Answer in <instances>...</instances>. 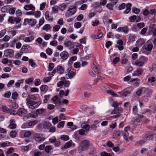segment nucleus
Masks as SVG:
<instances>
[{
  "instance_id": "nucleus-1",
  "label": "nucleus",
  "mask_w": 156,
  "mask_h": 156,
  "mask_svg": "<svg viewBox=\"0 0 156 156\" xmlns=\"http://www.w3.org/2000/svg\"><path fill=\"white\" fill-rule=\"evenodd\" d=\"M90 146L89 141L85 140L82 142L78 147V151L80 153L82 151L87 150Z\"/></svg>"
},
{
  "instance_id": "nucleus-2",
  "label": "nucleus",
  "mask_w": 156,
  "mask_h": 156,
  "mask_svg": "<svg viewBox=\"0 0 156 156\" xmlns=\"http://www.w3.org/2000/svg\"><path fill=\"white\" fill-rule=\"evenodd\" d=\"M76 11L77 9L76 6H71L65 13L66 17H68L69 16L73 15L76 12Z\"/></svg>"
},
{
  "instance_id": "nucleus-3",
  "label": "nucleus",
  "mask_w": 156,
  "mask_h": 156,
  "mask_svg": "<svg viewBox=\"0 0 156 156\" xmlns=\"http://www.w3.org/2000/svg\"><path fill=\"white\" fill-rule=\"evenodd\" d=\"M33 138L36 142L39 143L44 141L45 140L44 135L42 133H36L34 134L33 136Z\"/></svg>"
},
{
  "instance_id": "nucleus-4",
  "label": "nucleus",
  "mask_w": 156,
  "mask_h": 156,
  "mask_svg": "<svg viewBox=\"0 0 156 156\" xmlns=\"http://www.w3.org/2000/svg\"><path fill=\"white\" fill-rule=\"evenodd\" d=\"M36 23V20L35 19L27 18L24 20L23 24L24 25H27L29 24L31 26L35 25Z\"/></svg>"
},
{
  "instance_id": "nucleus-5",
  "label": "nucleus",
  "mask_w": 156,
  "mask_h": 156,
  "mask_svg": "<svg viewBox=\"0 0 156 156\" xmlns=\"http://www.w3.org/2000/svg\"><path fill=\"white\" fill-rule=\"evenodd\" d=\"M14 51L13 50L7 49L4 51V55L6 57L8 58H11L14 55Z\"/></svg>"
},
{
  "instance_id": "nucleus-6",
  "label": "nucleus",
  "mask_w": 156,
  "mask_h": 156,
  "mask_svg": "<svg viewBox=\"0 0 156 156\" xmlns=\"http://www.w3.org/2000/svg\"><path fill=\"white\" fill-rule=\"evenodd\" d=\"M76 43L72 42L69 41L66 42H65L64 44L66 47H67L68 48L71 49L74 47Z\"/></svg>"
},
{
  "instance_id": "nucleus-7",
  "label": "nucleus",
  "mask_w": 156,
  "mask_h": 156,
  "mask_svg": "<svg viewBox=\"0 0 156 156\" xmlns=\"http://www.w3.org/2000/svg\"><path fill=\"white\" fill-rule=\"evenodd\" d=\"M27 110L23 108H20L18 109L17 112L16 114L21 116L27 114Z\"/></svg>"
},
{
  "instance_id": "nucleus-8",
  "label": "nucleus",
  "mask_w": 156,
  "mask_h": 156,
  "mask_svg": "<svg viewBox=\"0 0 156 156\" xmlns=\"http://www.w3.org/2000/svg\"><path fill=\"white\" fill-rule=\"evenodd\" d=\"M143 69L142 68H137L134 71L133 75L134 76H140L142 75L143 73Z\"/></svg>"
},
{
  "instance_id": "nucleus-9",
  "label": "nucleus",
  "mask_w": 156,
  "mask_h": 156,
  "mask_svg": "<svg viewBox=\"0 0 156 156\" xmlns=\"http://www.w3.org/2000/svg\"><path fill=\"white\" fill-rule=\"evenodd\" d=\"M10 124L9 126V127L11 129H15L16 127V121L15 119H12L10 120Z\"/></svg>"
},
{
  "instance_id": "nucleus-10",
  "label": "nucleus",
  "mask_w": 156,
  "mask_h": 156,
  "mask_svg": "<svg viewBox=\"0 0 156 156\" xmlns=\"http://www.w3.org/2000/svg\"><path fill=\"white\" fill-rule=\"evenodd\" d=\"M60 56L63 60H65L68 58L69 55L67 51H63L60 54Z\"/></svg>"
},
{
  "instance_id": "nucleus-11",
  "label": "nucleus",
  "mask_w": 156,
  "mask_h": 156,
  "mask_svg": "<svg viewBox=\"0 0 156 156\" xmlns=\"http://www.w3.org/2000/svg\"><path fill=\"white\" fill-rule=\"evenodd\" d=\"M153 45L151 44H147L144 45L142 47V49L148 51H151L153 48Z\"/></svg>"
},
{
  "instance_id": "nucleus-12",
  "label": "nucleus",
  "mask_w": 156,
  "mask_h": 156,
  "mask_svg": "<svg viewBox=\"0 0 156 156\" xmlns=\"http://www.w3.org/2000/svg\"><path fill=\"white\" fill-rule=\"evenodd\" d=\"M48 87L46 85H42L40 87L41 93L42 94L45 93L48 91Z\"/></svg>"
},
{
  "instance_id": "nucleus-13",
  "label": "nucleus",
  "mask_w": 156,
  "mask_h": 156,
  "mask_svg": "<svg viewBox=\"0 0 156 156\" xmlns=\"http://www.w3.org/2000/svg\"><path fill=\"white\" fill-rule=\"evenodd\" d=\"M24 9L26 10H30L32 11H34L35 10V8L33 6L32 4H30L25 5L24 7Z\"/></svg>"
},
{
  "instance_id": "nucleus-14",
  "label": "nucleus",
  "mask_w": 156,
  "mask_h": 156,
  "mask_svg": "<svg viewBox=\"0 0 156 156\" xmlns=\"http://www.w3.org/2000/svg\"><path fill=\"white\" fill-rule=\"evenodd\" d=\"M56 70L58 73L61 74L64 73L65 71V69L61 66H58Z\"/></svg>"
},
{
  "instance_id": "nucleus-15",
  "label": "nucleus",
  "mask_w": 156,
  "mask_h": 156,
  "mask_svg": "<svg viewBox=\"0 0 156 156\" xmlns=\"http://www.w3.org/2000/svg\"><path fill=\"white\" fill-rule=\"evenodd\" d=\"M72 141L70 140L69 141L66 143L64 145L63 147H61V149L62 150H63L64 149H67V148L69 147L72 145Z\"/></svg>"
},
{
  "instance_id": "nucleus-16",
  "label": "nucleus",
  "mask_w": 156,
  "mask_h": 156,
  "mask_svg": "<svg viewBox=\"0 0 156 156\" xmlns=\"http://www.w3.org/2000/svg\"><path fill=\"white\" fill-rule=\"evenodd\" d=\"M41 104L40 101H38L34 105H30L29 106V108H30L34 109L37 108Z\"/></svg>"
},
{
  "instance_id": "nucleus-17",
  "label": "nucleus",
  "mask_w": 156,
  "mask_h": 156,
  "mask_svg": "<svg viewBox=\"0 0 156 156\" xmlns=\"http://www.w3.org/2000/svg\"><path fill=\"white\" fill-rule=\"evenodd\" d=\"M136 37V36L134 35L129 34L128 37V41L130 42H133L135 41Z\"/></svg>"
},
{
  "instance_id": "nucleus-18",
  "label": "nucleus",
  "mask_w": 156,
  "mask_h": 156,
  "mask_svg": "<svg viewBox=\"0 0 156 156\" xmlns=\"http://www.w3.org/2000/svg\"><path fill=\"white\" fill-rule=\"evenodd\" d=\"M28 123L30 128H32L37 123L38 121L35 120H32L29 122Z\"/></svg>"
},
{
  "instance_id": "nucleus-19",
  "label": "nucleus",
  "mask_w": 156,
  "mask_h": 156,
  "mask_svg": "<svg viewBox=\"0 0 156 156\" xmlns=\"http://www.w3.org/2000/svg\"><path fill=\"white\" fill-rule=\"evenodd\" d=\"M135 64L136 66L139 67L142 66L144 65V62H141L139 59L136 61Z\"/></svg>"
},
{
  "instance_id": "nucleus-20",
  "label": "nucleus",
  "mask_w": 156,
  "mask_h": 156,
  "mask_svg": "<svg viewBox=\"0 0 156 156\" xmlns=\"http://www.w3.org/2000/svg\"><path fill=\"white\" fill-rule=\"evenodd\" d=\"M136 42L138 46H141L144 44L145 41L143 39H140L138 40Z\"/></svg>"
},
{
  "instance_id": "nucleus-21",
  "label": "nucleus",
  "mask_w": 156,
  "mask_h": 156,
  "mask_svg": "<svg viewBox=\"0 0 156 156\" xmlns=\"http://www.w3.org/2000/svg\"><path fill=\"white\" fill-rule=\"evenodd\" d=\"M123 132L122 131H116L113 134V136L115 138H118L120 136L121 134H122Z\"/></svg>"
},
{
  "instance_id": "nucleus-22",
  "label": "nucleus",
  "mask_w": 156,
  "mask_h": 156,
  "mask_svg": "<svg viewBox=\"0 0 156 156\" xmlns=\"http://www.w3.org/2000/svg\"><path fill=\"white\" fill-rule=\"evenodd\" d=\"M29 62L30 63V65L33 68H34L37 66L36 63L34 62V60L33 59H30L29 60Z\"/></svg>"
},
{
  "instance_id": "nucleus-23",
  "label": "nucleus",
  "mask_w": 156,
  "mask_h": 156,
  "mask_svg": "<svg viewBox=\"0 0 156 156\" xmlns=\"http://www.w3.org/2000/svg\"><path fill=\"white\" fill-rule=\"evenodd\" d=\"M123 134L124 139L126 141H128V133L127 131L122 133Z\"/></svg>"
},
{
  "instance_id": "nucleus-24",
  "label": "nucleus",
  "mask_w": 156,
  "mask_h": 156,
  "mask_svg": "<svg viewBox=\"0 0 156 156\" xmlns=\"http://www.w3.org/2000/svg\"><path fill=\"white\" fill-rule=\"evenodd\" d=\"M66 7V5L64 3L60 5L58 7V9L62 11H63Z\"/></svg>"
},
{
  "instance_id": "nucleus-25",
  "label": "nucleus",
  "mask_w": 156,
  "mask_h": 156,
  "mask_svg": "<svg viewBox=\"0 0 156 156\" xmlns=\"http://www.w3.org/2000/svg\"><path fill=\"white\" fill-rule=\"evenodd\" d=\"M45 19L48 20V21H51L53 20V18H51L50 19H49L50 16H49V12L48 11H46L45 13Z\"/></svg>"
},
{
  "instance_id": "nucleus-26",
  "label": "nucleus",
  "mask_w": 156,
  "mask_h": 156,
  "mask_svg": "<svg viewBox=\"0 0 156 156\" xmlns=\"http://www.w3.org/2000/svg\"><path fill=\"white\" fill-rule=\"evenodd\" d=\"M2 111L5 112L9 113L10 112V109L5 106H4L2 107Z\"/></svg>"
},
{
  "instance_id": "nucleus-27",
  "label": "nucleus",
  "mask_w": 156,
  "mask_h": 156,
  "mask_svg": "<svg viewBox=\"0 0 156 156\" xmlns=\"http://www.w3.org/2000/svg\"><path fill=\"white\" fill-rule=\"evenodd\" d=\"M122 31L125 33L127 34L129 31L128 27L127 26L122 27Z\"/></svg>"
},
{
  "instance_id": "nucleus-28",
  "label": "nucleus",
  "mask_w": 156,
  "mask_h": 156,
  "mask_svg": "<svg viewBox=\"0 0 156 156\" xmlns=\"http://www.w3.org/2000/svg\"><path fill=\"white\" fill-rule=\"evenodd\" d=\"M51 125V123L49 122H45L44 124V128L45 129L50 128Z\"/></svg>"
},
{
  "instance_id": "nucleus-29",
  "label": "nucleus",
  "mask_w": 156,
  "mask_h": 156,
  "mask_svg": "<svg viewBox=\"0 0 156 156\" xmlns=\"http://www.w3.org/2000/svg\"><path fill=\"white\" fill-rule=\"evenodd\" d=\"M107 92L109 94L112 95L114 97H117L118 95L114 93L113 91L111 90H107Z\"/></svg>"
},
{
  "instance_id": "nucleus-30",
  "label": "nucleus",
  "mask_w": 156,
  "mask_h": 156,
  "mask_svg": "<svg viewBox=\"0 0 156 156\" xmlns=\"http://www.w3.org/2000/svg\"><path fill=\"white\" fill-rule=\"evenodd\" d=\"M52 149V148L51 146L50 145H48L46 146L45 148V151L48 153L50 152L51 151Z\"/></svg>"
},
{
  "instance_id": "nucleus-31",
  "label": "nucleus",
  "mask_w": 156,
  "mask_h": 156,
  "mask_svg": "<svg viewBox=\"0 0 156 156\" xmlns=\"http://www.w3.org/2000/svg\"><path fill=\"white\" fill-rule=\"evenodd\" d=\"M60 138L62 140L64 141L67 140L69 139V136L66 135H63L61 136Z\"/></svg>"
},
{
  "instance_id": "nucleus-32",
  "label": "nucleus",
  "mask_w": 156,
  "mask_h": 156,
  "mask_svg": "<svg viewBox=\"0 0 156 156\" xmlns=\"http://www.w3.org/2000/svg\"><path fill=\"white\" fill-rule=\"evenodd\" d=\"M139 60H140L141 62H147L148 59L147 58L144 56H141L139 58Z\"/></svg>"
},
{
  "instance_id": "nucleus-33",
  "label": "nucleus",
  "mask_w": 156,
  "mask_h": 156,
  "mask_svg": "<svg viewBox=\"0 0 156 156\" xmlns=\"http://www.w3.org/2000/svg\"><path fill=\"white\" fill-rule=\"evenodd\" d=\"M76 73L73 71H70L68 73V76L70 79L73 78L75 76Z\"/></svg>"
},
{
  "instance_id": "nucleus-34",
  "label": "nucleus",
  "mask_w": 156,
  "mask_h": 156,
  "mask_svg": "<svg viewBox=\"0 0 156 156\" xmlns=\"http://www.w3.org/2000/svg\"><path fill=\"white\" fill-rule=\"evenodd\" d=\"M156 80V78L153 76L149 77L147 80V82L148 83H152L155 82Z\"/></svg>"
},
{
  "instance_id": "nucleus-35",
  "label": "nucleus",
  "mask_w": 156,
  "mask_h": 156,
  "mask_svg": "<svg viewBox=\"0 0 156 156\" xmlns=\"http://www.w3.org/2000/svg\"><path fill=\"white\" fill-rule=\"evenodd\" d=\"M10 135L11 138H15L16 136L17 133L15 131H12L10 132Z\"/></svg>"
},
{
  "instance_id": "nucleus-36",
  "label": "nucleus",
  "mask_w": 156,
  "mask_h": 156,
  "mask_svg": "<svg viewBox=\"0 0 156 156\" xmlns=\"http://www.w3.org/2000/svg\"><path fill=\"white\" fill-rule=\"evenodd\" d=\"M8 21L11 23L13 24L15 22V17L12 16L9 17L8 20Z\"/></svg>"
},
{
  "instance_id": "nucleus-37",
  "label": "nucleus",
  "mask_w": 156,
  "mask_h": 156,
  "mask_svg": "<svg viewBox=\"0 0 156 156\" xmlns=\"http://www.w3.org/2000/svg\"><path fill=\"white\" fill-rule=\"evenodd\" d=\"M82 128L85 129L86 130L88 131L90 128V126L84 123L81 125Z\"/></svg>"
},
{
  "instance_id": "nucleus-38",
  "label": "nucleus",
  "mask_w": 156,
  "mask_h": 156,
  "mask_svg": "<svg viewBox=\"0 0 156 156\" xmlns=\"http://www.w3.org/2000/svg\"><path fill=\"white\" fill-rule=\"evenodd\" d=\"M145 26V24L144 22L138 23L137 24V27L139 29L143 28Z\"/></svg>"
},
{
  "instance_id": "nucleus-39",
  "label": "nucleus",
  "mask_w": 156,
  "mask_h": 156,
  "mask_svg": "<svg viewBox=\"0 0 156 156\" xmlns=\"http://www.w3.org/2000/svg\"><path fill=\"white\" fill-rule=\"evenodd\" d=\"M119 108V107L115 108L113 111L111 112L112 114H114L118 113V114H119V110L118 109V108Z\"/></svg>"
},
{
  "instance_id": "nucleus-40",
  "label": "nucleus",
  "mask_w": 156,
  "mask_h": 156,
  "mask_svg": "<svg viewBox=\"0 0 156 156\" xmlns=\"http://www.w3.org/2000/svg\"><path fill=\"white\" fill-rule=\"evenodd\" d=\"M50 94L45 95L44 96V103H47L48 101L50 99Z\"/></svg>"
},
{
  "instance_id": "nucleus-41",
  "label": "nucleus",
  "mask_w": 156,
  "mask_h": 156,
  "mask_svg": "<svg viewBox=\"0 0 156 156\" xmlns=\"http://www.w3.org/2000/svg\"><path fill=\"white\" fill-rule=\"evenodd\" d=\"M147 29L146 27H144L143 28L140 32V35H144L146 33V32L147 30Z\"/></svg>"
},
{
  "instance_id": "nucleus-42",
  "label": "nucleus",
  "mask_w": 156,
  "mask_h": 156,
  "mask_svg": "<svg viewBox=\"0 0 156 156\" xmlns=\"http://www.w3.org/2000/svg\"><path fill=\"white\" fill-rule=\"evenodd\" d=\"M129 19L130 21L131 22H133L135 21L136 20V16L133 15L129 17Z\"/></svg>"
},
{
  "instance_id": "nucleus-43",
  "label": "nucleus",
  "mask_w": 156,
  "mask_h": 156,
  "mask_svg": "<svg viewBox=\"0 0 156 156\" xmlns=\"http://www.w3.org/2000/svg\"><path fill=\"white\" fill-rule=\"evenodd\" d=\"M122 96L124 97H126L127 94L130 93V91L129 90H126L124 92H122L120 93Z\"/></svg>"
},
{
  "instance_id": "nucleus-44",
  "label": "nucleus",
  "mask_w": 156,
  "mask_h": 156,
  "mask_svg": "<svg viewBox=\"0 0 156 156\" xmlns=\"http://www.w3.org/2000/svg\"><path fill=\"white\" fill-rule=\"evenodd\" d=\"M9 6L6 5L5 6L3 7L2 8L1 10L2 12H5L8 11V9Z\"/></svg>"
},
{
  "instance_id": "nucleus-45",
  "label": "nucleus",
  "mask_w": 156,
  "mask_h": 156,
  "mask_svg": "<svg viewBox=\"0 0 156 156\" xmlns=\"http://www.w3.org/2000/svg\"><path fill=\"white\" fill-rule=\"evenodd\" d=\"M16 8H10L9 10V13L11 14H14L16 11Z\"/></svg>"
},
{
  "instance_id": "nucleus-46",
  "label": "nucleus",
  "mask_w": 156,
  "mask_h": 156,
  "mask_svg": "<svg viewBox=\"0 0 156 156\" xmlns=\"http://www.w3.org/2000/svg\"><path fill=\"white\" fill-rule=\"evenodd\" d=\"M50 25L49 24H47L44 26L43 29L44 30L47 31L50 29Z\"/></svg>"
},
{
  "instance_id": "nucleus-47",
  "label": "nucleus",
  "mask_w": 156,
  "mask_h": 156,
  "mask_svg": "<svg viewBox=\"0 0 156 156\" xmlns=\"http://www.w3.org/2000/svg\"><path fill=\"white\" fill-rule=\"evenodd\" d=\"M65 122L64 121H62L59 122L57 125V127L58 128H60L61 127H63L64 126Z\"/></svg>"
},
{
  "instance_id": "nucleus-48",
  "label": "nucleus",
  "mask_w": 156,
  "mask_h": 156,
  "mask_svg": "<svg viewBox=\"0 0 156 156\" xmlns=\"http://www.w3.org/2000/svg\"><path fill=\"white\" fill-rule=\"evenodd\" d=\"M140 9L136 8H133L132 9V11L136 14H138L140 12Z\"/></svg>"
},
{
  "instance_id": "nucleus-49",
  "label": "nucleus",
  "mask_w": 156,
  "mask_h": 156,
  "mask_svg": "<svg viewBox=\"0 0 156 156\" xmlns=\"http://www.w3.org/2000/svg\"><path fill=\"white\" fill-rule=\"evenodd\" d=\"M87 7V5L86 4H83L81 7L79 8V10H85L86 9Z\"/></svg>"
},
{
  "instance_id": "nucleus-50",
  "label": "nucleus",
  "mask_w": 156,
  "mask_h": 156,
  "mask_svg": "<svg viewBox=\"0 0 156 156\" xmlns=\"http://www.w3.org/2000/svg\"><path fill=\"white\" fill-rule=\"evenodd\" d=\"M34 78H28V79L26 80L25 82L27 84H29L31 83L33 81Z\"/></svg>"
},
{
  "instance_id": "nucleus-51",
  "label": "nucleus",
  "mask_w": 156,
  "mask_h": 156,
  "mask_svg": "<svg viewBox=\"0 0 156 156\" xmlns=\"http://www.w3.org/2000/svg\"><path fill=\"white\" fill-rule=\"evenodd\" d=\"M81 26V23L79 22L75 23L74 24V27L76 28L77 29L80 28Z\"/></svg>"
},
{
  "instance_id": "nucleus-52",
  "label": "nucleus",
  "mask_w": 156,
  "mask_h": 156,
  "mask_svg": "<svg viewBox=\"0 0 156 156\" xmlns=\"http://www.w3.org/2000/svg\"><path fill=\"white\" fill-rule=\"evenodd\" d=\"M41 12L40 11H37L36 12H35L34 15L35 17L36 18H39L40 17Z\"/></svg>"
},
{
  "instance_id": "nucleus-53",
  "label": "nucleus",
  "mask_w": 156,
  "mask_h": 156,
  "mask_svg": "<svg viewBox=\"0 0 156 156\" xmlns=\"http://www.w3.org/2000/svg\"><path fill=\"white\" fill-rule=\"evenodd\" d=\"M18 96V94L17 93L15 92L12 94V97L13 99L15 100L16 99Z\"/></svg>"
},
{
  "instance_id": "nucleus-54",
  "label": "nucleus",
  "mask_w": 156,
  "mask_h": 156,
  "mask_svg": "<svg viewBox=\"0 0 156 156\" xmlns=\"http://www.w3.org/2000/svg\"><path fill=\"white\" fill-rule=\"evenodd\" d=\"M102 36L103 33L102 32L100 33L97 35H94V38H95L96 39H99L101 38Z\"/></svg>"
},
{
  "instance_id": "nucleus-55",
  "label": "nucleus",
  "mask_w": 156,
  "mask_h": 156,
  "mask_svg": "<svg viewBox=\"0 0 156 156\" xmlns=\"http://www.w3.org/2000/svg\"><path fill=\"white\" fill-rule=\"evenodd\" d=\"M74 67L75 68H79L80 67V63L78 62H75L74 64Z\"/></svg>"
},
{
  "instance_id": "nucleus-56",
  "label": "nucleus",
  "mask_w": 156,
  "mask_h": 156,
  "mask_svg": "<svg viewBox=\"0 0 156 156\" xmlns=\"http://www.w3.org/2000/svg\"><path fill=\"white\" fill-rule=\"evenodd\" d=\"M101 156H112L110 153H108L105 152H102L101 153Z\"/></svg>"
},
{
  "instance_id": "nucleus-57",
  "label": "nucleus",
  "mask_w": 156,
  "mask_h": 156,
  "mask_svg": "<svg viewBox=\"0 0 156 156\" xmlns=\"http://www.w3.org/2000/svg\"><path fill=\"white\" fill-rule=\"evenodd\" d=\"M31 134V133L30 131H27L24 134V136L25 137H29Z\"/></svg>"
},
{
  "instance_id": "nucleus-58",
  "label": "nucleus",
  "mask_w": 156,
  "mask_h": 156,
  "mask_svg": "<svg viewBox=\"0 0 156 156\" xmlns=\"http://www.w3.org/2000/svg\"><path fill=\"white\" fill-rule=\"evenodd\" d=\"M11 95V93L10 91H7L4 94V96L7 98H9L10 97Z\"/></svg>"
},
{
  "instance_id": "nucleus-59",
  "label": "nucleus",
  "mask_w": 156,
  "mask_h": 156,
  "mask_svg": "<svg viewBox=\"0 0 156 156\" xmlns=\"http://www.w3.org/2000/svg\"><path fill=\"white\" fill-rule=\"evenodd\" d=\"M23 128H30L28 122H26L23 123L22 126Z\"/></svg>"
},
{
  "instance_id": "nucleus-60",
  "label": "nucleus",
  "mask_w": 156,
  "mask_h": 156,
  "mask_svg": "<svg viewBox=\"0 0 156 156\" xmlns=\"http://www.w3.org/2000/svg\"><path fill=\"white\" fill-rule=\"evenodd\" d=\"M58 122V118L57 116L55 117L52 119V122L54 125H55Z\"/></svg>"
},
{
  "instance_id": "nucleus-61",
  "label": "nucleus",
  "mask_w": 156,
  "mask_h": 156,
  "mask_svg": "<svg viewBox=\"0 0 156 156\" xmlns=\"http://www.w3.org/2000/svg\"><path fill=\"white\" fill-rule=\"evenodd\" d=\"M44 112V109L43 108L38 109L36 110V113L37 114H40L43 113Z\"/></svg>"
},
{
  "instance_id": "nucleus-62",
  "label": "nucleus",
  "mask_w": 156,
  "mask_h": 156,
  "mask_svg": "<svg viewBox=\"0 0 156 156\" xmlns=\"http://www.w3.org/2000/svg\"><path fill=\"white\" fill-rule=\"evenodd\" d=\"M31 95H29L26 99V104H27L28 105L30 103V101H31Z\"/></svg>"
},
{
  "instance_id": "nucleus-63",
  "label": "nucleus",
  "mask_w": 156,
  "mask_h": 156,
  "mask_svg": "<svg viewBox=\"0 0 156 156\" xmlns=\"http://www.w3.org/2000/svg\"><path fill=\"white\" fill-rule=\"evenodd\" d=\"M133 113L134 114L136 115L138 111V109L136 106H135L133 107Z\"/></svg>"
},
{
  "instance_id": "nucleus-64",
  "label": "nucleus",
  "mask_w": 156,
  "mask_h": 156,
  "mask_svg": "<svg viewBox=\"0 0 156 156\" xmlns=\"http://www.w3.org/2000/svg\"><path fill=\"white\" fill-rule=\"evenodd\" d=\"M60 28V26H59L58 25H55L54 27L53 28V31H57L59 30Z\"/></svg>"
}]
</instances>
